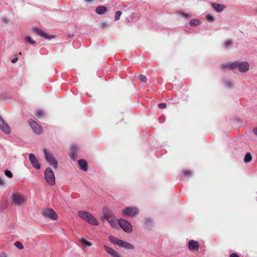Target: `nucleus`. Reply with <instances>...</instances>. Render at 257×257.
I'll use <instances>...</instances> for the list:
<instances>
[{
	"label": "nucleus",
	"instance_id": "obj_11",
	"mask_svg": "<svg viewBox=\"0 0 257 257\" xmlns=\"http://www.w3.org/2000/svg\"><path fill=\"white\" fill-rule=\"evenodd\" d=\"M29 159L31 165L34 168L38 170L40 169L41 165L34 154L32 153L30 154Z\"/></svg>",
	"mask_w": 257,
	"mask_h": 257
},
{
	"label": "nucleus",
	"instance_id": "obj_27",
	"mask_svg": "<svg viewBox=\"0 0 257 257\" xmlns=\"http://www.w3.org/2000/svg\"><path fill=\"white\" fill-rule=\"evenodd\" d=\"M15 246L19 249H23L24 248L23 244L20 241H16L14 243Z\"/></svg>",
	"mask_w": 257,
	"mask_h": 257
},
{
	"label": "nucleus",
	"instance_id": "obj_3",
	"mask_svg": "<svg viewBox=\"0 0 257 257\" xmlns=\"http://www.w3.org/2000/svg\"><path fill=\"white\" fill-rule=\"evenodd\" d=\"M102 212L104 218L108 221L111 226L115 227L117 226V223L116 217L113 212L107 207H104Z\"/></svg>",
	"mask_w": 257,
	"mask_h": 257
},
{
	"label": "nucleus",
	"instance_id": "obj_28",
	"mask_svg": "<svg viewBox=\"0 0 257 257\" xmlns=\"http://www.w3.org/2000/svg\"><path fill=\"white\" fill-rule=\"evenodd\" d=\"M182 174L184 176L186 177H190L192 175V172L190 170L183 171Z\"/></svg>",
	"mask_w": 257,
	"mask_h": 257
},
{
	"label": "nucleus",
	"instance_id": "obj_31",
	"mask_svg": "<svg viewBox=\"0 0 257 257\" xmlns=\"http://www.w3.org/2000/svg\"><path fill=\"white\" fill-rule=\"evenodd\" d=\"M5 174L6 175V176H7L8 177L10 178H12L13 176L12 173L10 171L8 170H5Z\"/></svg>",
	"mask_w": 257,
	"mask_h": 257
},
{
	"label": "nucleus",
	"instance_id": "obj_40",
	"mask_svg": "<svg viewBox=\"0 0 257 257\" xmlns=\"http://www.w3.org/2000/svg\"><path fill=\"white\" fill-rule=\"evenodd\" d=\"M230 257H239V256L235 253H231Z\"/></svg>",
	"mask_w": 257,
	"mask_h": 257
},
{
	"label": "nucleus",
	"instance_id": "obj_26",
	"mask_svg": "<svg viewBox=\"0 0 257 257\" xmlns=\"http://www.w3.org/2000/svg\"><path fill=\"white\" fill-rule=\"evenodd\" d=\"M41 36L46 39H51L55 38L54 36H53V35L50 36L44 32H43V33H42Z\"/></svg>",
	"mask_w": 257,
	"mask_h": 257
},
{
	"label": "nucleus",
	"instance_id": "obj_4",
	"mask_svg": "<svg viewBox=\"0 0 257 257\" xmlns=\"http://www.w3.org/2000/svg\"><path fill=\"white\" fill-rule=\"evenodd\" d=\"M12 202L16 206H20L25 202L24 196L18 191H14L11 196Z\"/></svg>",
	"mask_w": 257,
	"mask_h": 257
},
{
	"label": "nucleus",
	"instance_id": "obj_2",
	"mask_svg": "<svg viewBox=\"0 0 257 257\" xmlns=\"http://www.w3.org/2000/svg\"><path fill=\"white\" fill-rule=\"evenodd\" d=\"M121 213L126 218H134L139 214V210L135 206H127L122 210Z\"/></svg>",
	"mask_w": 257,
	"mask_h": 257
},
{
	"label": "nucleus",
	"instance_id": "obj_45",
	"mask_svg": "<svg viewBox=\"0 0 257 257\" xmlns=\"http://www.w3.org/2000/svg\"><path fill=\"white\" fill-rule=\"evenodd\" d=\"M119 17H115V21H117L118 20Z\"/></svg>",
	"mask_w": 257,
	"mask_h": 257
},
{
	"label": "nucleus",
	"instance_id": "obj_14",
	"mask_svg": "<svg viewBox=\"0 0 257 257\" xmlns=\"http://www.w3.org/2000/svg\"><path fill=\"white\" fill-rule=\"evenodd\" d=\"M188 246L189 249L191 251H197L199 248L198 242L194 240H191L189 241Z\"/></svg>",
	"mask_w": 257,
	"mask_h": 257
},
{
	"label": "nucleus",
	"instance_id": "obj_16",
	"mask_svg": "<svg viewBox=\"0 0 257 257\" xmlns=\"http://www.w3.org/2000/svg\"><path fill=\"white\" fill-rule=\"evenodd\" d=\"M211 5L212 8L217 12H221L226 8V6L223 4L211 3Z\"/></svg>",
	"mask_w": 257,
	"mask_h": 257
},
{
	"label": "nucleus",
	"instance_id": "obj_36",
	"mask_svg": "<svg viewBox=\"0 0 257 257\" xmlns=\"http://www.w3.org/2000/svg\"><path fill=\"white\" fill-rule=\"evenodd\" d=\"M43 114H44L43 111L41 110H38L36 112V115L39 117L42 116L43 115Z\"/></svg>",
	"mask_w": 257,
	"mask_h": 257
},
{
	"label": "nucleus",
	"instance_id": "obj_39",
	"mask_svg": "<svg viewBox=\"0 0 257 257\" xmlns=\"http://www.w3.org/2000/svg\"><path fill=\"white\" fill-rule=\"evenodd\" d=\"M139 79L141 81L144 82L145 81V76L141 74L139 76Z\"/></svg>",
	"mask_w": 257,
	"mask_h": 257
},
{
	"label": "nucleus",
	"instance_id": "obj_13",
	"mask_svg": "<svg viewBox=\"0 0 257 257\" xmlns=\"http://www.w3.org/2000/svg\"><path fill=\"white\" fill-rule=\"evenodd\" d=\"M103 248L105 251L111 257H121L120 254L118 252L115 251L113 249L107 245H103Z\"/></svg>",
	"mask_w": 257,
	"mask_h": 257
},
{
	"label": "nucleus",
	"instance_id": "obj_29",
	"mask_svg": "<svg viewBox=\"0 0 257 257\" xmlns=\"http://www.w3.org/2000/svg\"><path fill=\"white\" fill-rule=\"evenodd\" d=\"M232 41L230 40H228L224 43V46L225 48H228L232 45Z\"/></svg>",
	"mask_w": 257,
	"mask_h": 257
},
{
	"label": "nucleus",
	"instance_id": "obj_20",
	"mask_svg": "<svg viewBox=\"0 0 257 257\" xmlns=\"http://www.w3.org/2000/svg\"><path fill=\"white\" fill-rule=\"evenodd\" d=\"M24 39L28 43H29L31 45H35L36 42L32 39V38L30 36H25L24 37Z\"/></svg>",
	"mask_w": 257,
	"mask_h": 257
},
{
	"label": "nucleus",
	"instance_id": "obj_44",
	"mask_svg": "<svg viewBox=\"0 0 257 257\" xmlns=\"http://www.w3.org/2000/svg\"><path fill=\"white\" fill-rule=\"evenodd\" d=\"M17 60H18V58H17V57H16V58H15L13 59L12 60V61H12V62L13 63H15Z\"/></svg>",
	"mask_w": 257,
	"mask_h": 257
},
{
	"label": "nucleus",
	"instance_id": "obj_5",
	"mask_svg": "<svg viewBox=\"0 0 257 257\" xmlns=\"http://www.w3.org/2000/svg\"><path fill=\"white\" fill-rule=\"evenodd\" d=\"M45 179L47 183L50 186H54L55 184V177L52 169L50 168L46 169L44 173Z\"/></svg>",
	"mask_w": 257,
	"mask_h": 257
},
{
	"label": "nucleus",
	"instance_id": "obj_17",
	"mask_svg": "<svg viewBox=\"0 0 257 257\" xmlns=\"http://www.w3.org/2000/svg\"><path fill=\"white\" fill-rule=\"evenodd\" d=\"M237 61H235L233 63L222 64L221 67L223 69H228L230 70H234L237 67Z\"/></svg>",
	"mask_w": 257,
	"mask_h": 257
},
{
	"label": "nucleus",
	"instance_id": "obj_37",
	"mask_svg": "<svg viewBox=\"0 0 257 257\" xmlns=\"http://www.w3.org/2000/svg\"><path fill=\"white\" fill-rule=\"evenodd\" d=\"M2 21L3 22V23H4L5 24H7L9 21V20L6 18V17H4L2 19Z\"/></svg>",
	"mask_w": 257,
	"mask_h": 257
},
{
	"label": "nucleus",
	"instance_id": "obj_15",
	"mask_svg": "<svg viewBox=\"0 0 257 257\" xmlns=\"http://www.w3.org/2000/svg\"><path fill=\"white\" fill-rule=\"evenodd\" d=\"M117 245L127 249H133L134 248V245L132 244L120 239L117 242Z\"/></svg>",
	"mask_w": 257,
	"mask_h": 257
},
{
	"label": "nucleus",
	"instance_id": "obj_12",
	"mask_svg": "<svg viewBox=\"0 0 257 257\" xmlns=\"http://www.w3.org/2000/svg\"><path fill=\"white\" fill-rule=\"evenodd\" d=\"M238 70L242 73L247 72L249 70V65L247 62L237 61V67Z\"/></svg>",
	"mask_w": 257,
	"mask_h": 257
},
{
	"label": "nucleus",
	"instance_id": "obj_25",
	"mask_svg": "<svg viewBox=\"0 0 257 257\" xmlns=\"http://www.w3.org/2000/svg\"><path fill=\"white\" fill-rule=\"evenodd\" d=\"M80 240L81 242L82 243V244L85 245L86 246H90L92 245V243L90 242L87 241L86 239H85L83 238H81L80 239Z\"/></svg>",
	"mask_w": 257,
	"mask_h": 257
},
{
	"label": "nucleus",
	"instance_id": "obj_32",
	"mask_svg": "<svg viewBox=\"0 0 257 257\" xmlns=\"http://www.w3.org/2000/svg\"><path fill=\"white\" fill-rule=\"evenodd\" d=\"M109 239L111 242L115 243L116 244L117 242L119 240V239H116L115 238L111 236H109Z\"/></svg>",
	"mask_w": 257,
	"mask_h": 257
},
{
	"label": "nucleus",
	"instance_id": "obj_7",
	"mask_svg": "<svg viewBox=\"0 0 257 257\" xmlns=\"http://www.w3.org/2000/svg\"><path fill=\"white\" fill-rule=\"evenodd\" d=\"M45 157L47 161L49 164L52 166L54 169L58 168V162L56 159L54 158L53 154L48 152L46 149H44Z\"/></svg>",
	"mask_w": 257,
	"mask_h": 257
},
{
	"label": "nucleus",
	"instance_id": "obj_9",
	"mask_svg": "<svg viewBox=\"0 0 257 257\" xmlns=\"http://www.w3.org/2000/svg\"><path fill=\"white\" fill-rule=\"evenodd\" d=\"M29 123L34 133L37 135H40L42 133L43 128L37 122L33 119H30Z\"/></svg>",
	"mask_w": 257,
	"mask_h": 257
},
{
	"label": "nucleus",
	"instance_id": "obj_43",
	"mask_svg": "<svg viewBox=\"0 0 257 257\" xmlns=\"http://www.w3.org/2000/svg\"><path fill=\"white\" fill-rule=\"evenodd\" d=\"M0 257H7V255H6V254L5 253L2 252L0 254Z\"/></svg>",
	"mask_w": 257,
	"mask_h": 257
},
{
	"label": "nucleus",
	"instance_id": "obj_30",
	"mask_svg": "<svg viewBox=\"0 0 257 257\" xmlns=\"http://www.w3.org/2000/svg\"><path fill=\"white\" fill-rule=\"evenodd\" d=\"M33 31H34L35 33H37V34H38L40 35V36L41 35L42 33H43V31H42V30H40L39 29H38V28H37V27H34V28H33Z\"/></svg>",
	"mask_w": 257,
	"mask_h": 257
},
{
	"label": "nucleus",
	"instance_id": "obj_18",
	"mask_svg": "<svg viewBox=\"0 0 257 257\" xmlns=\"http://www.w3.org/2000/svg\"><path fill=\"white\" fill-rule=\"evenodd\" d=\"M80 169L84 171H87V164L85 160L81 159L78 161Z\"/></svg>",
	"mask_w": 257,
	"mask_h": 257
},
{
	"label": "nucleus",
	"instance_id": "obj_38",
	"mask_svg": "<svg viewBox=\"0 0 257 257\" xmlns=\"http://www.w3.org/2000/svg\"><path fill=\"white\" fill-rule=\"evenodd\" d=\"M5 184L4 180L0 177V186H4Z\"/></svg>",
	"mask_w": 257,
	"mask_h": 257
},
{
	"label": "nucleus",
	"instance_id": "obj_8",
	"mask_svg": "<svg viewBox=\"0 0 257 257\" xmlns=\"http://www.w3.org/2000/svg\"><path fill=\"white\" fill-rule=\"evenodd\" d=\"M118 223L121 228L126 233L133 231V226L131 223L125 219L120 218L118 220Z\"/></svg>",
	"mask_w": 257,
	"mask_h": 257
},
{
	"label": "nucleus",
	"instance_id": "obj_10",
	"mask_svg": "<svg viewBox=\"0 0 257 257\" xmlns=\"http://www.w3.org/2000/svg\"><path fill=\"white\" fill-rule=\"evenodd\" d=\"M0 129L7 135H10L11 133L10 127L1 116H0Z\"/></svg>",
	"mask_w": 257,
	"mask_h": 257
},
{
	"label": "nucleus",
	"instance_id": "obj_33",
	"mask_svg": "<svg viewBox=\"0 0 257 257\" xmlns=\"http://www.w3.org/2000/svg\"><path fill=\"white\" fill-rule=\"evenodd\" d=\"M176 15H177V16H185V17L189 16L188 15L184 13H183L180 11H178L176 12Z\"/></svg>",
	"mask_w": 257,
	"mask_h": 257
},
{
	"label": "nucleus",
	"instance_id": "obj_34",
	"mask_svg": "<svg viewBox=\"0 0 257 257\" xmlns=\"http://www.w3.org/2000/svg\"><path fill=\"white\" fill-rule=\"evenodd\" d=\"M205 20L206 22L211 23L215 20V17H205Z\"/></svg>",
	"mask_w": 257,
	"mask_h": 257
},
{
	"label": "nucleus",
	"instance_id": "obj_41",
	"mask_svg": "<svg viewBox=\"0 0 257 257\" xmlns=\"http://www.w3.org/2000/svg\"><path fill=\"white\" fill-rule=\"evenodd\" d=\"M122 14L121 12L120 11H117L115 13V16H120V15Z\"/></svg>",
	"mask_w": 257,
	"mask_h": 257
},
{
	"label": "nucleus",
	"instance_id": "obj_6",
	"mask_svg": "<svg viewBox=\"0 0 257 257\" xmlns=\"http://www.w3.org/2000/svg\"><path fill=\"white\" fill-rule=\"evenodd\" d=\"M42 215L47 218H49L53 221H56L58 219V216L57 213L52 208H47L42 211Z\"/></svg>",
	"mask_w": 257,
	"mask_h": 257
},
{
	"label": "nucleus",
	"instance_id": "obj_21",
	"mask_svg": "<svg viewBox=\"0 0 257 257\" xmlns=\"http://www.w3.org/2000/svg\"><path fill=\"white\" fill-rule=\"evenodd\" d=\"M224 85L227 88H232L234 87L233 83L229 80H226L223 82Z\"/></svg>",
	"mask_w": 257,
	"mask_h": 257
},
{
	"label": "nucleus",
	"instance_id": "obj_46",
	"mask_svg": "<svg viewBox=\"0 0 257 257\" xmlns=\"http://www.w3.org/2000/svg\"><path fill=\"white\" fill-rule=\"evenodd\" d=\"M206 16L209 17V16H211V15H209V14H208V15H207Z\"/></svg>",
	"mask_w": 257,
	"mask_h": 257
},
{
	"label": "nucleus",
	"instance_id": "obj_22",
	"mask_svg": "<svg viewBox=\"0 0 257 257\" xmlns=\"http://www.w3.org/2000/svg\"><path fill=\"white\" fill-rule=\"evenodd\" d=\"M201 24V22L197 19H191L190 21L191 26L195 27Z\"/></svg>",
	"mask_w": 257,
	"mask_h": 257
},
{
	"label": "nucleus",
	"instance_id": "obj_24",
	"mask_svg": "<svg viewBox=\"0 0 257 257\" xmlns=\"http://www.w3.org/2000/svg\"><path fill=\"white\" fill-rule=\"evenodd\" d=\"M153 224V221L150 218H146V228L151 227Z\"/></svg>",
	"mask_w": 257,
	"mask_h": 257
},
{
	"label": "nucleus",
	"instance_id": "obj_23",
	"mask_svg": "<svg viewBox=\"0 0 257 257\" xmlns=\"http://www.w3.org/2000/svg\"><path fill=\"white\" fill-rule=\"evenodd\" d=\"M252 160V156L249 152H247L244 158V162L247 163L250 162Z\"/></svg>",
	"mask_w": 257,
	"mask_h": 257
},
{
	"label": "nucleus",
	"instance_id": "obj_42",
	"mask_svg": "<svg viewBox=\"0 0 257 257\" xmlns=\"http://www.w3.org/2000/svg\"><path fill=\"white\" fill-rule=\"evenodd\" d=\"M253 133L257 137V127H255L253 128Z\"/></svg>",
	"mask_w": 257,
	"mask_h": 257
},
{
	"label": "nucleus",
	"instance_id": "obj_35",
	"mask_svg": "<svg viewBox=\"0 0 257 257\" xmlns=\"http://www.w3.org/2000/svg\"><path fill=\"white\" fill-rule=\"evenodd\" d=\"M158 106L160 109H164L166 107V104L165 103H160L158 104Z\"/></svg>",
	"mask_w": 257,
	"mask_h": 257
},
{
	"label": "nucleus",
	"instance_id": "obj_1",
	"mask_svg": "<svg viewBox=\"0 0 257 257\" xmlns=\"http://www.w3.org/2000/svg\"><path fill=\"white\" fill-rule=\"evenodd\" d=\"M78 215L80 218L93 225H98L99 223L97 220L89 212L79 210L78 211Z\"/></svg>",
	"mask_w": 257,
	"mask_h": 257
},
{
	"label": "nucleus",
	"instance_id": "obj_19",
	"mask_svg": "<svg viewBox=\"0 0 257 257\" xmlns=\"http://www.w3.org/2000/svg\"><path fill=\"white\" fill-rule=\"evenodd\" d=\"M107 11V9L104 6H99L95 9L96 13L98 15H103Z\"/></svg>",
	"mask_w": 257,
	"mask_h": 257
}]
</instances>
